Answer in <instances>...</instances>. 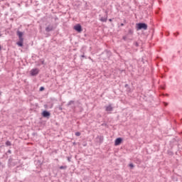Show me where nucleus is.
Listing matches in <instances>:
<instances>
[{"instance_id":"obj_16","label":"nucleus","mask_w":182,"mask_h":182,"mask_svg":"<svg viewBox=\"0 0 182 182\" xmlns=\"http://www.w3.org/2000/svg\"><path fill=\"white\" fill-rule=\"evenodd\" d=\"M123 41H127V36H124L122 37Z\"/></svg>"},{"instance_id":"obj_12","label":"nucleus","mask_w":182,"mask_h":182,"mask_svg":"<svg viewBox=\"0 0 182 182\" xmlns=\"http://www.w3.org/2000/svg\"><path fill=\"white\" fill-rule=\"evenodd\" d=\"M67 168H68V166H60V170H66Z\"/></svg>"},{"instance_id":"obj_6","label":"nucleus","mask_w":182,"mask_h":182,"mask_svg":"<svg viewBox=\"0 0 182 182\" xmlns=\"http://www.w3.org/2000/svg\"><path fill=\"white\" fill-rule=\"evenodd\" d=\"M42 116L43 117H46L47 119H49V117H50V112H49V111L44 110L42 112Z\"/></svg>"},{"instance_id":"obj_21","label":"nucleus","mask_w":182,"mask_h":182,"mask_svg":"<svg viewBox=\"0 0 182 182\" xmlns=\"http://www.w3.org/2000/svg\"><path fill=\"white\" fill-rule=\"evenodd\" d=\"M134 45H135V46H136V47H137V46H139V43L135 42V43H134Z\"/></svg>"},{"instance_id":"obj_24","label":"nucleus","mask_w":182,"mask_h":182,"mask_svg":"<svg viewBox=\"0 0 182 182\" xmlns=\"http://www.w3.org/2000/svg\"><path fill=\"white\" fill-rule=\"evenodd\" d=\"M124 87H129V85L128 84H126Z\"/></svg>"},{"instance_id":"obj_31","label":"nucleus","mask_w":182,"mask_h":182,"mask_svg":"<svg viewBox=\"0 0 182 182\" xmlns=\"http://www.w3.org/2000/svg\"><path fill=\"white\" fill-rule=\"evenodd\" d=\"M1 164H2V163L0 161V166H1Z\"/></svg>"},{"instance_id":"obj_32","label":"nucleus","mask_w":182,"mask_h":182,"mask_svg":"<svg viewBox=\"0 0 182 182\" xmlns=\"http://www.w3.org/2000/svg\"><path fill=\"white\" fill-rule=\"evenodd\" d=\"M0 36H2V34L0 33Z\"/></svg>"},{"instance_id":"obj_15","label":"nucleus","mask_w":182,"mask_h":182,"mask_svg":"<svg viewBox=\"0 0 182 182\" xmlns=\"http://www.w3.org/2000/svg\"><path fill=\"white\" fill-rule=\"evenodd\" d=\"M128 33H129V35H133V33H134L133 30H132V29H129V31H128Z\"/></svg>"},{"instance_id":"obj_28","label":"nucleus","mask_w":182,"mask_h":182,"mask_svg":"<svg viewBox=\"0 0 182 182\" xmlns=\"http://www.w3.org/2000/svg\"><path fill=\"white\" fill-rule=\"evenodd\" d=\"M59 110H62V107H59Z\"/></svg>"},{"instance_id":"obj_27","label":"nucleus","mask_w":182,"mask_h":182,"mask_svg":"<svg viewBox=\"0 0 182 182\" xmlns=\"http://www.w3.org/2000/svg\"><path fill=\"white\" fill-rule=\"evenodd\" d=\"M112 21H113L112 18H109V22H112Z\"/></svg>"},{"instance_id":"obj_5","label":"nucleus","mask_w":182,"mask_h":182,"mask_svg":"<svg viewBox=\"0 0 182 182\" xmlns=\"http://www.w3.org/2000/svg\"><path fill=\"white\" fill-rule=\"evenodd\" d=\"M39 74V69L38 68H33L31 70V76H36V75Z\"/></svg>"},{"instance_id":"obj_25","label":"nucleus","mask_w":182,"mask_h":182,"mask_svg":"<svg viewBox=\"0 0 182 182\" xmlns=\"http://www.w3.org/2000/svg\"><path fill=\"white\" fill-rule=\"evenodd\" d=\"M120 26H124V23H122L120 24Z\"/></svg>"},{"instance_id":"obj_35","label":"nucleus","mask_w":182,"mask_h":182,"mask_svg":"<svg viewBox=\"0 0 182 182\" xmlns=\"http://www.w3.org/2000/svg\"><path fill=\"white\" fill-rule=\"evenodd\" d=\"M0 50H1V46H0Z\"/></svg>"},{"instance_id":"obj_9","label":"nucleus","mask_w":182,"mask_h":182,"mask_svg":"<svg viewBox=\"0 0 182 182\" xmlns=\"http://www.w3.org/2000/svg\"><path fill=\"white\" fill-rule=\"evenodd\" d=\"M105 17H101L100 21H101V22H107V11H105Z\"/></svg>"},{"instance_id":"obj_13","label":"nucleus","mask_w":182,"mask_h":182,"mask_svg":"<svg viewBox=\"0 0 182 182\" xmlns=\"http://www.w3.org/2000/svg\"><path fill=\"white\" fill-rule=\"evenodd\" d=\"M6 146H12V143H11L10 141H6Z\"/></svg>"},{"instance_id":"obj_33","label":"nucleus","mask_w":182,"mask_h":182,"mask_svg":"<svg viewBox=\"0 0 182 182\" xmlns=\"http://www.w3.org/2000/svg\"><path fill=\"white\" fill-rule=\"evenodd\" d=\"M163 90H164V87H162Z\"/></svg>"},{"instance_id":"obj_23","label":"nucleus","mask_w":182,"mask_h":182,"mask_svg":"<svg viewBox=\"0 0 182 182\" xmlns=\"http://www.w3.org/2000/svg\"><path fill=\"white\" fill-rule=\"evenodd\" d=\"M173 35H175V36H177V35H178V32L175 33Z\"/></svg>"},{"instance_id":"obj_17","label":"nucleus","mask_w":182,"mask_h":182,"mask_svg":"<svg viewBox=\"0 0 182 182\" xmlns=\"http://www.w3.org/2000/svg\"><path fill=\"white\" fill-rule=\"evenodd\" d=\"M130 168H134V165L133 164H129Z\"/></svg>"},{"instance_id":"obj_30","label":"nucleus","mask_w":182,"mask_h":182,"mask_svg":"<svg viewBox=\"0 0 182 182\" xmlns=\"http://www.w3.org/2000/svg\"><path fill=\"white\" fill-rule=\"evenodd\" d=\"M8 152H9V153H11V150H9Z\"/></svg>"},{"instance_id":"obj_18","label":"nucleus","mask_w":182,"mask_h":182,"mask_svg":"<svg viewBox=\"0 0 182 182\" xmlns=\"http://www.w3.org/2000/svg\"><path fill=\"white\" fill-rule=\"evenodd\" d=\"M75 136L79 137V136H80V132H75Z\"/></svg>"},{"instance_id":"obj_4","label":"nucleus","mask_w":182,"mask_h":182,"mask_svg":"<svg viewBox=\"0 0 182 182\" xmlns=\"http://www.w3.org/2000/svg\"><path fill=\"white\" fill-rule=\"evenodd\" d=\"M74 29H75V31H76L79 33H80V32H82V31H83V29L82 28V26L80 24L75 25L74 26Z\"/></svg>"},{"instance_id":"obj_14","label":"nucleus","mask_w":182,"mask_h":182,"mask_svg":"<svg viewBox=\"0 0 182 182\" xmlns=\"http://www.w3.org/2000/svg\"><path fill=\"white\" fill-rule=\"evenodd\" d=\"M70 105H75V101L70 100V101L68 103V106H70Z\"/></svg>"},{"instance_id":"obj_22","label":"nucleus","mask_w":182,"mask_h":182,"mask_svg":"<svg viewBox=\"0 0 182 182\" xmlns=\"http://www.w3.org/2000/svg\"><path fill=\"white\" fill-rule=\"evenodd\" d=\"M72 158H70V157H68V161H69V162H70V159H71Z\"/></svg>"},{"instance_id":"obj_20","label":"nucleus","mask_w":182,"mask_h":182,"mask_svg":"<svg viewBox=\"0 0 182 182\" xmlns=\"http://www.w3.org/2000/svg\"><path fill=\"white\" fill-rule=\"evenodd\" d=\"M163 103H164V106H168V103H167V102H164Z\"/></svg>"},{"instance_id":"obj_7","label":"nucleus","mask_w":182,"mask_h":182,"mask_svg":"<svg viewBox=\"0 0 182 182\" xmlns=\"http://www.w3.org/2000/svg\"><path fill=\"white\" fill-rule=\"evenodd\" d=\"M122 141H123V139L117 138L114 141V146H119V144H122Z\"/></svg>"},{"instance_id":"obj_3","label":"nucleus","mask_w":182,"mask_h":182,"mask_svg":"<svg viewBox=\"0 0 182 182\" xmlns=\"http://www.w3.org/2000/svg\"><path fill=\"white\" fill-rule=\"evenodd\" d=\"M55 29H56V27L53 26V24H48L46 28V32H52Z\"/></svg>"},{"instance_id":"obj_1","label":"nucleus","mask_w":182,"mask_h":182,"mask_svg":"<svg viewBox=\"0 0 182 182\" xmlns=\"http://www.w3.org/2000/svg\"><path fill=\"white\" fill-rule=\"evenodd\" d=\"M17 36L19 39L17 42V45L18 46H20V48H22V46H23V33L20 31H17Z\"/></svg>"},{"instance_id":"obj_26","label":"nucleus","mask_w":182,"mask_h":182,"mask_svg":"<svg viewBox=\"0 0 182 182\" xmlns=\"http://www.w3.org/2000/svg\"><path fill=\"white\" fill-rule=\"evenodd\" d=\"M81 58H85V54L82 55Z\"/></svg>"},{"instance_id":"obj_34","label":"nucleus","mask_w":182,"mask_h":182,"mask_svg":"<svg viewBox=\"0 0 182 182\" xmlns=\"http://www.w3.org/2000/svg\"><path fill=\"white\" fill-rule=\"evenodd\" d=\"M58 19V18H55V20Z\"/></svg>"},{"instance_id":"obj_36","label":"nucleus","mask_w":182,"mask_h":182,"mask_svg":"<svg viewBox=\"0 0 182 182\" xmlns=\"http://www.w3.org/2000/svg\"><path fill=\"white\" fill-rule=\"evenodd\" d=\"M0 95H1V92H0Z\"/></svg>"},{"instance_id":"obj_10","label":"nucleus","mask_w":182,"mask_h":182,"mask_svg":"<svg viewBox=\"0 0 182 182\" xmlns=\"http://www.w3.org/2000/svg\"><path fill=\"white\" fill-rule=\"evenodd\" d=\"M9 163L10 166H16L17 163L14 161L12 159H9Z\"/></svg>"},{"instance_id":"obj_11","label":"nucleus","mask_w":182,"mask_h":182,"mask_svg":"<svg viewBox=\"0 0 182 182\" xmlns=\"http://www.w3.org/2000/svg\"><path fill=\"white\" fill-rule=\"evenodd\" d=\"M97 139H99L100 143H103V140H104L103 136H98Z\"/></svg>"},{"instance_id":"obj_29","label":"nucleus","mask_w":182,"mask_h":182,"mask_svg":"<svg viewBox=\"0 0 182 182\" xmlns=\"http://www.w3.org/2000/svg\"><path fill=\"white\" fill-rule=\"evenodd\" d=\"M124 23H127V22H126V20H124Z\"/></svg>"},{"instance_id":"obj_2","label":"nucleus","mask_w":182,"mask_h":182,"mask_svg":"<svg viewBox=\"0 0 182 182\" xmlns=\"http://www.w3.org/2000/svg\"><path fill=\"white\" fill-rule=\"evenodd\" d=\"M147 24L146 23H136V31H147Z\"/></svg>"},{"instance_id":"obj_19","label":"nucleus","mask_w":182,"mask_h":182,"mask_svg":"<svg viewBox=\"0 0 182 182\" xmlns=\"http://www.w3.org/2000/svg\"><path fill=\"white\" fill-rule=\"evenodd\" d=\"M43 90H45V87H40V92H43Z\"/></svg>"},{"instance_id":"obj_8","label":"nucleus","mask_w":182,"mask_h":182,"mask_svg":"<svg viewBox=\"0 0 182 182\" xmlns=\"http://www.w3.org/2000/svg\"><path fill=\"white\" fill-rule=\"evenodd\" d=\"M105 112H113V107H112V104H109L108 106H105Z\"/></svg>"}]
</instances>
